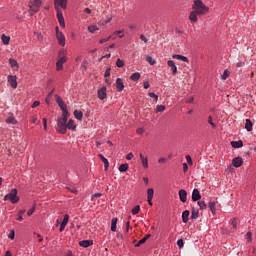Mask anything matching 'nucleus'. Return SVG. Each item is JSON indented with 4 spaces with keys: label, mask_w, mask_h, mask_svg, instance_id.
Listing matches in <instances>:
<instances>
[{
    "label": "nucleus",
    "mask_w": 256,
    "mask_h": 256,
    "mask_svg": "<svg viewBox=\"0 0 256 256\" xmlns=\"http://www.w3.org/2000/svg\"><path fill=\"white\" fill-rule=\"evenodd\" d=\"M69 114H62V117L58 119L56 130L58 133L65 135L67 133V119Z\"/></svg>",
    "instance_id": "1"
},
{
    "label": "nucleus",
    "mask_w": 256,
    "mask_h": 256,
    "mask_svg": "<svg viewBox=\"0 0 256 256\" xmlns=\"http://www.w3.org/2000/svg\"><path fill=\"white\" fill-rule=\"evenodd\" d=\"M193 9L198 15H205L209 11V7L205 6L201 0L194 1Z\"/></svg>",
    "instance_id": "2"
},
{
    "label": "nucleus",
    "mask_w": 256,
    "mask_h": 256,
    "mask_svg": "<svg viewBox=\"0 0 256 256\" xmlns=\"http://www.w3.org/2000/svg\"><path fill=\"white\" fill-rule=\"evenodd\" d=\"M41 0H29L28 7L30 15H35V13H39V9H41Z\"/></svg>",
    "instance_id": "3"
},
{
    "label": "nucleus",
    "mask_w": 256,
    "mask_h": 256,
    "mask_svg": "<svg viewBox=\"0 0 256 256\" xmlns=\"http://www.w3.org/2000/svg\"><path fill=\"white\" fill-rule=\"evenodd\" d=\"M17 189L13 188L8 194L4 196V201H10L12 205L19 203V197L17 196Z\"/></svg>",
    "instance_id": "4"
},
{
    "label": "nucleus",
    "mask_w": 256,
    "mask_h": 256,
    "mask_svg": "<svg viewBox=\"0 0 256 256\" xmlns=\"http://www.w3.org/2000/svg\"><path fill=\"white\" fill-rule=\"evenodd\" d=\"M55 99L58 107H60V109L62 110V115H69V111L67 110V104H65L63 98H61V96L59 95H56Z\"/></svg>",
    "instance_id": "5"
},
{
    "label": "nucleus",
    "mask_w": 256,
    "mask_h": 256,
    "mask_svg": "<svg viewBox=\"0 0 256 256\" xmlns=\"http://www.w3.org/2000/svg\"><path fill=\"white\" fill-rule=\"evenodd\" d=\"M55 31H56V39L58 41V44L60 45V47H65V43H66L65 34L59 31V26L55 27Z\"/></svg>",
    "instance_id": "6"
},
{
    "label": "nucleus",
    "mask_w": 256,
    "mask_h": 256,
    "mask_svg": "<svg viewBox=\"0 0 256 256\" xmlns=\"http://www.w3.org/2000/svg\"><path fill=\"white\" fill-rule=\"evenodd\" d=\"M54 7L56 11H59V9H67V0H54Z\"/></svg>",
    "instance_id": "7"
},
{
    "label": "nucleus",
    "mask_w": 256,
    "mask_h": 256,
    "mask_svg": "<svg viewBox=\"0 0 256 256\" xmlns=\"http://www.w3.org/2000/svg\"><path fill=\"white\" fill-rule=\"evenodd\" d=\"M155 195V190L153 188L147 189V202L150 205V207H153V197Z\"/></svg>",
    "instance_id": "8"
},
{
    "label": "nucleus",
    "mask_w": 256,
    "mask_h": 256,
    "mask_svg": "<svg viewBox=\"0 0 256 256\" xmlns=\"http://www.w3.org/2000/svg\"><path fill=\"white\" fill-rule=\"evenodd\" d=\"M7 81L12 87V89H17V76L8 75Z\"/></svg>",
    "instance_id": "9"
},
{
    "label": "nucleus",
    "mask_w": 256,
    "mask_h": 256,
    "mask_svg": "<svg viewBox=\"0 0 256 256\" xmlns=\"http://www.w3.org/2000/svg\"><path fill=\"white\" fill-rule=\"evenodd\" d=\"M98 99H100V101L107 99V87L104 86L98 89Z\"/></svg>",
    "instance_id": "10"
},
{
    "label": "nucleus",
    "mask_w": 256,
    "mask_h": 256,
    "mask_svg": "<svg viewBox=\"0 0 256 256\" xmlns=\"http://www.w3.org/2000/svg\"><path fill=\"white\" fill-rule=\"evenodd\" d=\"M67 223H69V214L64 215V219L61 222L60 228H59L60 233H63V231H65V227H67Z\"/></svg>",
    "instance_id": "11"
},
{
    "label": "nucleus",
    "mask_w": 256,
    "mask_h": 256,
    "mask_svg": "<svg viewBox=\"0 0 256 256\" xmlns=\"http://www.w3.org/2000/svg\"><path fill=\"white\" fill-rule=\"evenodd\" d=\"M125 89V84L123 83V80L121 78L116 79V90L118 93H121Z\"/></svg>",
    "instance_id": "12"
},
{
    "label": "nucleus",
    "mask_w": 256,
    "mask_h": 256,
    "mask_svg": "<svg viewBox=\"0 0 256 256\" xmlns=\"http://www.w3.org/2000/svg\"><path fill=\"white\" fill-rule=\"evenodd\" d=\"M178 195L182 203H187V190L185 189L179 190Z\"/></svg>",
    "instance_id": "13"
},
{
    "label": "nucleus",
    "mask_w": 256,
    "mask_h": 256,
    "mask_svg": "<svg viewBox=\"0 0 256 256\" xmlns=\"http://www.w3.org/2000/svg\"><path fill=\"white\" fill-rule=\"evenodd\" d=\"M57 19L60 27L65 29V18L63 17V13H61V11H57Z\"/></svg>",
    "instance_id": "14"
},
{
    "label": "nucleus",
    "mask_w": 256,
    "mask_h": 256,
    "mask_svg": "<svg viewBox=\"0 0 256 256\" xmlns=\"http://www.w3.org/2000/svg\"><path fill=\"white\" fill-rule=\"evenodd\" d=\"M232 165L233 167L239 168L241 165H243V158L241 157H236L232 160Z\"/></svg>",
    "instance_id": "15"
},
{
    "label": "nucleus",
    "mask_w": 256,
    "mask_h": 256,
    "mask_svg": "<svg viewBox=\"0 0 256 256\" xmlns=\"http://www.w3.org/2000/svg\"><path fill=\"white\" fill-rule=\"evenodd\" d=\"M201 199V192H199V189H194L192 191V201H200Z\"/></svg>",
    "instance_id": "16"
},
{
    "label": "nucleus",
    "mask_w": 256,
    "mask_h": 256,
    "mask_svg": "<svg viewBox=\"0 0 256 256\" xmlns=\"http://www.w3.org/2000/svg\"><path fill=\"white\" fill-rule=\"evenodd\" d=\"M167 65L171 68L172 74L177 75V65H175V62L173 60H168Z\"/></svg>",
    "instance_id": "17"
},
{
    "label": "nucleus",
    "mask_w": 256,
    "mask_h": 256,
    "mask_svg": "<svg viewBox=\"0 0 256 256\" xmlns=\"http://www.w3.org/2000/svg\"><path fill=\"white\" fill-rule=\"evenodd\" d=\"M172 58L176 59L177 61H183V63H189V58L180 54H175L172 56Z\"/></svg>",
    "instance_id": "18"
},
{
    "label": "nucleus",
    "mask_w": 256,
    "mask_h": 256,
    "mask_svg": "<svg viewBox=\"0 0 256 256\" xmlns=\"http://www.w3.org/2000/svg\"><path fill=\"white\" fill-rule=\"evenodd\" d=\"M140 159H141L142 167H144V169H149V159L143 156L142 154H140Z\"/></svg>",
    "instance_id": "19"
},
{
    "label": "nucleus",
    "mask_w": 256,
    "mask_h": 256,
    "mask_svg": "<svg viewBox=\"0 0 256 256\" xmlns=\"http://www.w3.org/2000/svg\"><path fill=\"white\" fill-rule=\"evenodd\" d=\"M98 157L102 161V163H104L105 171H108V169H109V160H107V158H105V156H103V154H99Z\"/></svg>",
    "instance_id": "20"
},
{
    "label": "nucleus",
    "mask_w": 256,
    "mask_h": 256,
    "mask_svg": "<svg viewBox=\"0 0 256 256\" xmlns=\"http://www.w3.org/2000/svg\"><path fill=\"white\" fill-rule=\"evenodd\" d=\"M208 207H209L211 213H215V211H217V201L210 200L209 204H208Z\"/></svg>",
    "instance_id": "21"
},
{
    "label": "nucleus",
    "mask_w": 256,
    "mask_h": 256,
    "mask_svg": "<svg viewBox=\"0 0 256 256\" xmlns=\"http://www.w3.org/2000/svg\"><path fill=\"white\" fill-rule=\"evenodd\" d=\"M66 129H70L71 131H75L77 129V125H75V121H73V119L68 121L66 124Z\"/></svg>",
    "instance_id": "22"
},
{
    "label": "nucleus",
    "mask_w": 256,
    "mask_h": 256,
    "mask_svg": "<svg viewBox=\"0 0 256 256\" xmlns=\"http://www.w3.org/2000/svg\"><path fill=\"white\" fill-rule=\"evenodd\" d=\"M80 247H91V245H93V240H82L79 242Z\"/></svg>",
    "instance_id": "23"
},
{
    "label": "nucleus",
    "mask_w": 256,
    "mask_h": 256,
    "mask_svg": "<svg viewBox=\"0 0 256 256\" xmlns=\"http://www.w3.org/2000/svg\"><path fill=\"white\" fill-rule=\"evenodd\" d=\"M231 146L234 149H241V147H243V141L239 140V141H231Z\"/></svg>",
    "instance_id": "24"
},
{
    "label": "nucleus",
    "mask_w": 256,
    "mask_h": 256,
    "mask_svg": "<svg viewBox=\"0 0 256 256\" xmlns=\"http://www.w3.org/2000/svg\"><path fill=\"white\" fill-rule=\"evenodd\" d=\"M245 129L248 132L253 131V122H251V119H246Z\"/></svg>",
    "instance_id": "25"
},
{
    "label": "nucleus",
    "mask_w": 256,
    "mask_h": 256,
    "mask_svg": "<svg viewBox=\"0 0 256 256\" xmlns=\"http://www.w3.org/2000/svg\"><path fill=\"white\" fill-rule=\"evenodd\" d=\"M9 64L12 67V69H19V63L17 62V60L13 58L9 59Z\"/></svg>",
    "instance_id": "26"
},
{
    "label": "nucleus",
    "mask_w": 256,
    "mask_h": 256,
    "mask_svg": "<svg viewBox=\"0 0 256 256\" xmlns=\"http://www.w3.org/2000/svg\"><path fill=\"white\" fill-rule=\"evenodd\" d=\"M1 40H2L3 45H9V42L11 41V37H9L5 34H2Z\"/></svg>",
    "instance_id": "27"
},
{
    "label": "nucleus",
    "mask_w": 256,
    "mask_h": 256,
    "mask_svg": "<svg viewBox=\"0 0 256 256\" xmlns=\"http://www.w3.org/2000/svg\"><path fill=\"white\" fill-rule=\"evenodd\" d=\"M189 215H190L189 210H185L182 213V221H183V223H187V221H189Z\"/></svg>",
    "instance_id": "28"
},
{
    "label": "nucleus",
    "mask_w": 256,
    "mask_h": 256,
    "mask_svg": "<svg viewBox=\"0 0 256 256\" xmlns=\"http://www.w3.org/2000/svg\"><path fill=\"white\" fill-rule=\"evenodd\" d=\"M197 15L199 14L195 10L190 13L189 19L192 23H197Z\"/></svg>",
    "instance_id": "29"
},
{
    "label": "nucleus",
    "mask_w": 256,
    "mask_h": 256,
    "mask_svg": "<svg viewBox=\"0 0 256 256\" xmlns=\"http://www.w3.org/2000/svg\"><path fill=\"white\" fill-rule=\"evenodd\" d=\"M118 169H119L120 173H125V172L129 171V164H127V163L121 164Z\"/></svg>",
    "instance_id": "30"
},
{
    "label": "nucleus",
    "mask_w": 256,
    "mask_h": 256,
    "mask_svg": "<svg viewBox=\"0 0 256 256\" xmlns=\"http://www.w3.org/2000/svg\"><path fill=\"white\" fill-rule=\"evenodd\" d=\"M141 79V73L136 72L130 76L131 81H139Z\"/></svg>",
    "instance_id": "31"
},
{
    "label": "nucleus",
    "mask_w": 256,
    "mask_h": 256,
    "mask_svg": "<svg viewBox=\"0 0 256 256\" xmlns=\"http://www.w3.org/2000/svg\"><path fill=\"white\" fill-rule=\"evenodd\" d=\"M74 117L75 119H77L78 121H81L83 119V112L79 111V110H75L74 111Z\"/></svg>",
    "instance_id": "32"
},
{
    "label": "nucleus",
    "mask_w": 256,
    "mask_h": 256,
    "mask_svg": "<svg viewBox=\"0 0 256 256\" xmlns=\"http://www.w3.org/2000/svg\"><path fill=\"white\" fill-rule=\"evenodd\" d=\"M191 219H199V209L193 208L192 209V214H191Z\"/></svg>",
    "instance_id": "33"
},
{
    "label": "nucleus",
    "mask_w": 256,
    "mask_h": 256,
    "mask_svg": "<svg viewBox=\"0 0 256 256\" xmlns=\"http://www.w3.org/2000/svg\"><path fill=\"white\" fill-rule=\"evenodd\" d=\"M6 123H8V125H17V119H15L13 116H10L6 119Z\"/></svg>",
    "instance_id": "34"
},
{
    "label": "nucleus",
    "mask_w": 256,
    "mask_h": 256,
    "mask_svg": "<svg viewBox=\"0 0 256 256\" xmlns=\"http://www.w3.org/2000/svg\"><path fill=\"white\" fill-rule=\"evenodd\" d=\"M111 231L114 233L117 231V218H112L111 220Z\"/></svg>",
    "instance_id": "35"
},
{
    "label": "nucleus",
    "mask_w": 256,
    "mask_h": 256,
    "mask_svg": "<svg viewBox=\"0 0 256 256\" xmlns=\"http://www.w3.org/2000/svg\"><path fill=\"white\" fill-rule=\"evenodd\" d=\"M89 33H95V31H99V27L97 25L88 26Z\"/></svg>",
    "instance_id": "36"
},
{
    "label": "nucleus",
    "mask_w": 256,
    "mask_h": 256,
    "mask_svg": "<svg viewBox=\"0 0 256 256\" xmlns=\"http://www.w3.org/2000/svg\"><path fill=\"white\" fill-rule=\"evenodd\" d=\"M116 67H118L119 69L125 67V61L118 58L117 61H116Z\"/></svg>",
    "instance_id": "37"
},
{
    "label": "nucleus",
    "mask_w": 256,
    "mask_h": 256,
    "mask_svg": "<svg viewBox=\"0 0 256 256\" xmlns=\"http://www.w3.org/2000/svg\"><path fill=\"white\" fill-rule=\"evenodd\" d=\"M198 206L201 209V211H205V209H207V204L205 203V201H198Z\"/></svg>",
    "instance_id": "38"
},
{
    "label": "nucleus",
    "mask_w": 256,
    "mask_h": 256,
    "mask_svg": "<svg viewBox=\"0 0 256 256\" xmlns=\"http://www.w3.org/2000/svg\"><path fill=\"white\" fill-rule=\"evenodd\" d=\"M245 239L247 243H251V241H253V234L251 232H247L245 235Z\"/></svg>",
    "instance_id": "39"
},
{
    "label": "nucleus",
    "mask_w": 256,
    "mask_h": 256,
    "mask_svg": "<svg viewBox=\"0 0 256 256\" xmlns=\"http://www.w3.org/2000/svg\"><path fill=\"white\" fill-rule=\"evenodd\" d=\"M229 75H231V72H229V70H225L223 72V74L221 75L222 81H225L227 79V77H229Z\"/></svg>",
    "instance_id": "40"
},
{
    "label": "nucleus",
    "mask_w": 256,
    "mask_h": 256,
    "mask_svg": "<svg viewBox=\"0 0 256 256\" xmlns=\"http://www.w3.org/2000/svg\"><path fill=\"white\" fill-rule=\"evenodd\" d=\"M110 39H115V37H113V36H108V37H106V38H102V39L99 40V43H100L101 45H103V43H107V41H109Z\"/></svg>",
    "instance_id": "41"
},
{
    "label": "nucleus",
    "mask_w": 256,
    "mask_h": 256,
    "mask_svg": "<svg viewBox=\"0 0 256 256\" xmlns=\"http://www.w3.org/2000/svg\"><path fill=\"white\" fill-rule=\"evenodd\" d=\"M111 19H112V18H108V19L105 20V21L100 20V21L98 22V25L105 27V25H107L108 23H111Z\"/></svg>",
    "instance_id": "42"
},
{
    "label": "nucleus",
    "mask_w": 256,
    "mask_h": 256,
    "mask_svg": "<svg viewBox=\"0 0 256 256\" xmlns=\"http://www.w3.org/2000/svg\"><path fill=\"white\" fill-rule=\"evenodd\" d=\"M139 211H141V206H140V205H136V206L132 209V215H137V213H139Z\"/></svg>",
    "instance_id": "43"
},
{
    "label": "nucleus",
    "mask_w": 256,
    "mask_h": 256,
    "mask_svg": "<svg viewBox=\"0 0 256 256\" xmlns=\"http://www.w3.org/2000/svg\"><path fill=\"white\" fill-rule=\"evenodd\" d=\"M35 209H37V206L34 204L32 206V208L27 211L28 217H31V215H33V213H35Z\"/></svg>",
    "instance_id": "44"
},
{
    "label": "nucleus",
    "mask_w": 256,
    "mask_h": 256,
    "mask_svg": "<svg viewBox=\"0 0 256 256\" xmlns=\"http://www.w3.org/2000/svg\"><path fill=\"white\" fill-rule=\"evenodd\" d=\"M166 107L163 105H158L156 107V113H163V111H165Z\"/></svg>",
    "instance_id": "45"
},
{
    "label": "nucleus",
    "mask_w": 256,
    "mask_h": 256,
    "mask_svg": "<svg viewBox=\"0 0 256 256\" xmlns=\"http://www.w3.org/2000/svg\"><path fill=\"white\" fill-rule=\"evenodd\" d=\"M113 35H119L120 39H123L125 37V34H123V30H116Z\"/></svg>",
    "instance_id": "46"
},
{
    "label": "nucleus",
    "mask_w": 256,
    "mask_h": 256,
    "mask_svg": "<svg viewBox=\"0 0 256 256\" xmlns=\"http://www.w3.org/2000/svg\"><path fill=\"white\" fill-rule=\"evenodd\" d=\"M58 62H60V64H64L67 63V56H62L58 59Z\"/></svg>",
    "instance_id": "47"
},
{
    "label": "nucleus",
    "mask_w": 256,
    "mask_h": 256,
    "mask_svg": "<svg viewBox=\"0 0 256 256\" xmlns=\"http://www.w3.org/2000/svg\"><path fill=\"white\" fill-rule=\"evenodd\" d=\"M58 57L61 58V57H67V52H65L64 49L60 50L59 53H58Z\"/></svg>",
    "instance_id": "48"
},
{
    "label": "nucleus",
    "mask_w": 256,
    "mask_h": 256,
    "mask_svg": "<svg viewBox=\"0 0 256 256\" xmlns=\"http://www.w3.org/2000/svg\"><path fill=\"white\" fill-rule=\"evenodd\" d=\"M208 123H209V125H211V127H212L213 129H215V127H217V126L213 123V117H211V116L208 117Z\"/></svg>",
    "instance_id": "49"
},
{
    "label": "nucleus",
    "mask_w": 256,
    "mask_h": 256,
    "mask_svg": "<svg viewBox=\"0 0 256 256\" xmlns=\"http://www.w3.org/2000/svg\"><path fill=\"white\" fill-rule=\"evenodd\" d=\"M56 70L57 71H63V64H61L60 62H56Z\"/></svg>",
    "instance_id": "50"
},
{
    "label": "nucleus",
    "mask_w": 256,
    "mask_h": 256,
    "mask_svg": "<svg viewBox=\"0 0 256 256\" xmlns=\"http://www.w3.org/2000/svg\"><path fill=\"white\" fill-rule=\"evenodd\" d=\"M146 61L147 63H149L150 65H153L155 63V60H153V57L151 56H147L146 57Z\"/></svg>",
    "instance_id": "51"
},
{
    "label": "nucleus",
    "mask_w": 256,
    "mask_h": 256,
    "mask_svg": "<svg viewBox=\"0 0 256 256\" xmlns=\"http://www.w3.org/2000/svg\"><path fill=\"white\" fill-rule=\"evenodd\" d=\"M177 245L180 249H183L185 243L183 242V239H179L177 240Z\"/></svg>",
    "instance_id": "52"
},
{
    "label": "nucleus",
    "mask_w": 256,
    "mask_h": 256,
    "mask_svg": "<svg viewBox=\"0 0 256 256\" xmlns=\"http://www.w3.org/2000/svg\"><path fill=\"white\" fill-rule=\"evenodd\" d=\"M146 242V238H142L138 241V243L135 244V247H140V245H143V243Z\"/></svg>",
    "instance_id": "53"
},
{
    "label": "nucleus",
    "mask_w": 256,
    "mask_h": 256,
    "mask_svg": "<svg viewBox=\"0 0 256 256\" xmlns=\"http://www.w3.org/2000/svg\"><path fill=\"white\" fill-rule=\"evenodd\" d=\"M149 97H152L153 99H155V101H157L159 99V96L157 94H155V92H150Z\"/></svg>",
    "instance_id": "54"
},
{
    "label": "nucleus",
    "mask_w": 256,
    "mask_h": 256,
    "mask_svg": "<svg viewBox=\"0 0 256 256\" xmlns=\"http://www.w3.org/2000/svg\"><path fill=\"white\" fill-rule=\"evenodd\" d=\"M104 77H111V68H107L104 73Z\"/></svg>",
    "instance_id": "55"
},
{
    "label": "nucleus",
    "mask_w": 256,
    "mask_h": 256,
    "mask_svg": "<svg viewBox=\"0 0 256 256\" xmlns=\"http://www.w3.org/2000/svg\"><path fill=\"white\" fill-rule=\"evenodd\" d=\"M231 225H232L233 229H237V220H236V218H233L231 220Z\"/></svg>",
    "instance_id": "56"
},
{
    "label": "nucleus",
    "mask_w": 256,
    "mask_h": 256,
    "mask_svg": "<svg viewBox=\"0 0 256 256\" xmlns=\"http://www.w3.org/2000/svg\"><path fill=\"white\" fill-rule=\"evenodd\" d=\"M186 161H187L188 165H193V160L191 159L190 155H186Z\"/></svg>",
    "instance_id": "57"
},
{
    "label": "nucleus",
    "mask_w": 256,
    "mask_h": 256,
    "mask_svg": "<svg viewBox=\"0 0 256 256\" xmlns=\"http://www.w3.org/2000/svg\"><path fill=\"white\" fill-rule=\"evenodd\" d=\"M40 105H41V102L34 101L31 107H32V109H35V107H39Z\"/></svg>",
    "instance_id": "58"
},
{
    "label": "nucleus",
    "mask_w": 256,
    "mask_h": 256,
    "mask_svg": "<svg viewBox=\"0 0 256 256\" xmlns=\"http://www.w3.org/2000/svg\"><path fill=\"white\" fill-rule=\"evenodd\" d=\"M8 239H11V240L15 239V231L12 230L10 232V234L8 235Z\"/></svg>",
    "instance_id": "59"
},
{
    "label": "nucleus",
    "mask_w": 256,
    "mask_h": 256,
    "mask_svg": "<svg viewBox=\"0 0 256 256\" xmlns=\"http://www.w3.org/2000/svg\"><path fill=\"white\" fill-rule=\"evenodd\" d=\"M136 133H137L138 135H143V133H145V129H143V128H138V129L136 130Z\"/></svg>",
    "instance_id": "60"
},
{
    "label": "nucleus",
    "mask_w": 256,
    "mask_h": 256,
    "mask_svg": "<svg viewBox=\"0 0 256 256\" xmlns=\"http://www.w3.org/2000/svg\"><path fill=\"white\" fill-rule=\"evenodd\" d=\"M236 67H238V68L245 67V62L240 61V62L236 63Z\"/></svg>",
    "instance_id": "61"
},
{
    "label": "nucleus",
    "mask_w": 256,
    "mask_h": 256,
    "mask_svg": "<svg viewBox=\"0 0 256 256\" xmlns=\"http://www.w3.org/2000/svg\"><path fill=\"white\" fill-rule=\"evenodd\" d=\"M43 127L47 131V118H43Z\"/></svg>",
    "instance_id": "62"
},
{
    "label": "nucleus",
    "mask_w": 256,
    "mask_h": 256,
    "mask_svg": "<svg viewBox=\"0 0 256 256\" xmlns=\"http://www.w3.org/2000/svg\"><path fill=\"white\" fill-rule=\"evenodd\" d=\"M126 159L127 161H131V159H133V153L130 152L129 154H127Z\"/></svg>",
    "instance_id": "63"
},
{
    "label": "nucleus",
    "mask_w": 256,
    "mask_h": 256,
    "mask_svg": "<svg viewBox=\"0 0 256 256\" xmlns=\"http://www.w3.org/2000/svg\"><path fill=\"white\" fill-rule=\"evenodd\" d=\"M143 87H144V89H149V87H150L149 81H145V82L143 83Z\"/></svg>",
    "instance_id": "64"
}]
</instances>
